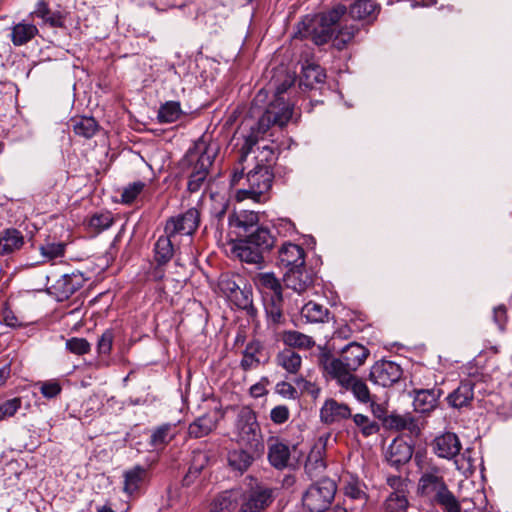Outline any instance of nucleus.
Wrapping results in <instances>:
<instances>
[{"label":"nucleus","instance_id":"16","mask_svg":"<svg viewBox=\"0 0 512 512\" xmlns=\"http://www.w3.org/2000/svg\"><path fill=\"white\" fill-rule=\"evenodd\" d=\"M228 222L240 239L254 231L256 227H259V215L254 211L239 210L229 215Z\"/></svg>","mask_w":512,"mask_h":512},{"label":"nucleus","instance_id":"52","mask_svg":"<svg viewBox=\"0 0 512 512\" xmlns=\"http://www.w3.org/2000/svg\"><path fill=\"white\" fill-rule=\"evenodd\" d=\"M275 149L270 145H264L261 147V150L255 155L253 158L249 159L250 162H255L254 164H269L270 169H272V164L275 161Z\"/></svg>","mask_w":512,"mask_h":512},{"label":"nucleus","instance_id":"51","mask_svg":"<svg viewBox=\"0 0 512 512\" xmlns=\"http://www.w3.org/2000/svg\"><path fill=\"white\" fill-rule=\"evenodd\" d=\"M66 349L75 355H84L90 351V343L85 338L72 337L66 341Z\"/></svg>","mask_w":512,"mask_h":512},{"label":"nucleus","instance_id":"6","mask_svg":"<svg viewBox=\"0 0 512 512\" xmlns=\"http://www.w3.org/2000/svg\"><path fill=\"white\" fill-rule=\"evenodd\" d=\"M275 237L265 227H256L245 237L232 242L231 253L234 257L248 264H261L264 254L275 245Z\"/></svg>","mask_w":512,"mask_h":512},{"label":"nucleus","instance_id":"43","mask_svg":"<svg viewBox=\"0 0 512 512\" xmlns=\"http://www.w3.org/2000/svg\"><path fill=\"white\" fill-rule=\"evenodd\" d=\"M72 122L75 134L87 139L93 137L98 130V123L92 117H80Z\"/></svg>","mask_w":512,"mask_h":512},{"label":"nucleus","instance_id":"55","mask_svg":"<svg viewBox=\"0 0 512 512\" xmlns=\"http://www.w3.org/2000/svg\"><path fill=\"white\" fill-rule=\"evenodd\" d=\"M240 309L246 308L252 301V292L246 288H239L229 299Z\"/></svg>","mask_w":512,"mask_h":512},{"label":"nucleus","instance_id":"34","mask_svg":"<svg viewBox=\"0 0 512 512\" xmlns=\"http://www.w3.org/2000/svg\"><path fill=\"white\" fill-rule=\"evenodd\" d=\"M256 284L263 293V298L282 295V285L273 273H259Z\"/></svg>","mask_w":512,"mask_h":512},{"label":"nucleus","instance_id":"27","mask_svg":"<svg viewBox=\"0 0 512 512\" xmlns=\"http://www.w3.org/2000/svg\"><path fill=\"white\" fill-rule=\"evenodd\" d=\"M124 487L123 490L128 495L138 493L144 485L148 477V470L141 466L136 465L124 472Z\"/></svg>","mask_w":512,"mask_h":512},{"label":"nucleus","instance_id":"21","mask_svg":"<svg viewBox=\"0 0 512 512\" xmlns=\"http://www.w3.org/2000/svg\"><path fill=\"white\" fill-rule=\"evenodd\" d=\"M177 425L164 423L151 430L149 445L153 451L163 450L177 435Z\"/></svg>","mask_w":512,"mask_h":512},{"label":"nucleus","instance_id":"11","mask_svg":"<svg viewBox=\"0 0 512 512\" xmlns=\"http://www.w3.org/2000/svg\"><path fill=\"white\" fill-rule=\"evenodd\" d=\"M200 223V212L196 208H190L182 214L170 217L165 224L164 232L175 237L176 235H192Z\"/></svg>","mask_w":512,"mask_h":512},{"label":"nucleus","instance_id":"58","mask_svg":"<svg viewBox=\"0 0 512 512\" xmlns=\"http://www.w3.org/2000/svg\"><path fill=\"white\" fill-rule=\"evenodd\" d=\"M2 321L3 323L11 328H20L23 326V323L18 319L13 310L5 304L2 308Z\"/></svg>","mask_w":512,"mask_h":512},{"label":"nucleus","instance_id":"28","mask_svg":"<svg viewBox=\"0 0 512 512\" xmlns=\"http://www.w3.org/2000/svg\"><path fill=\"white\" fill-rule=\"evenodd\" d=\"M241 490H226L218 494L212 504L211 512H233L240 507Z\"/></svg>","mask_w":512,"mask_h":512},{"label":"nucleus","instance_id":"18","mask_svg":"<svg viewBox=\"0 0 512 512\" xmlns=\"http://www.w3.org/2000/svg\"><path fill=\"white\" fill-rule=\"evenodd\" d=\"M461 442L458 436L452 432H446L435 438L433 449L436 455L444 459H452L461 450Z\"/></svg>","mask_w":512,"mask_h":512},{"label":"nucleus","instance_id":"17","mask_svg":"<svg viewBox=\"0 0 512 512\" xmlns=\"http://www.w3.org/2000/svg\"><path fill=\"white\" fill-rule=\"evenodd\" d=\"M283 282L286 288L301 294L312 285L313 277L303 265L287 270L283 276Z\"/></svg>","mask_w":512,"mask_h":512},{"label":"nucleus","instance_id":"29","mask_svg":"<svg viewBox=\"0 0 512 512\" xmlns=\"http://www.w3.org/2000/svg\"><path fill=\"white\" fill-rule=\"evenodd\" d=\"M290 454L289 446L281 441L275 440L269 445L268 460L270 464L278 470H282L288 466Z\"/></svg>","mask_w":512,"mask_h":512},{"label":"nucleus","instance_id":"57","mask_svg":"<svg viewBox=\"0 0 512 512\" xmlns=\"http://www.w3.org/2000/svg\"><path fill=\"white\" fill-rule=\"evenodd\" d=\"M62 390V387L59 382L52 380V381H45L41 384L40 392L41 394L48 399L54 398L57 395L60 394Z\"/></svg>","mask_w":512,"mask_h":512},{"label":"nucleus","instance_id":"50","mask_svg":"<svg viewBox=\"0 0 512 512\" xmlns=\"http://www.w3.org/2000/svg\"><path fill=\"white\" fill-rule=\"evenodd\" d=\"M66 245L62 242H52L42 245L40 253L48 260H53L58 257L64 256Z\"/></svg>","mask_w":512,"mask_h":512},{"label":"nucleus","instance_id":"38","mask_svg":"<svg viewBox=\"0 0 512 512\" xmlns=\"http://www.w3.org/2000/svg\"><path fill=\"white\" fill-rule=\"evenodd\" d=\"M139 196H141L142 199L151 196V193L148 192V183L145 181H135L125 186L121 193V202L130 205L134 203Z\"/></svg>","mask_w":512,"mask_h":512},{"label":"nucleus","instance_id":"63","mask_svg":"<svg viewBox=\"0 0 512 512\" xmlns=\"http://www.w3.org/2000/svg\"><path fill=\"white\" fill-rule=\"evenodd\" d=\"M44 23L51 27L62 28L65 24V18L61 12L55 11L51 12Z\"/></svg>","mask_w":512,"mask_h":512},{"label":"nucleus","instance_id":"64","mask_svg":"<svg viewBox=\"0 0 512 512\" xmlns=\"http://www.w3.org/2000/svg\"><path fill=\"white\" fill-rule=\"evenodd\" d=\"M352 333V329L347 324H343L334 331L332 340L336 341L337 339H348L351 337Z\"/></svg>","mask_w":512,"mask_h":512},{"label":"nucleus","instance_id":"10","mask_svg":"<svg viewBox=\"0 0 512 512\" xmlns=\"http://www.w3.org/2000/svg\"><path fill=\"white\" fill-rule=\"evenodd\" d=\"M237 442L252 449L263 450L260 428L255 413L249 408L240 410L236 420Z\"/></svg>","mask_w":512,"mask_h":512},{"label":"nucleus","instance_id":"23","mask_svg":"<svg viewBox=\"0 0 512 512\" xmlns=\"http://www.w3.org/2000/svg\"><path fill=\"white\" fill-rule=\"evenodd\" d=\"M260 451L261 450L252 449L249 446L231 450L227 457L228 464L232 470L242 474L252 465L255 460V455Z\"/></svg>","mask_w":512,"mask_h":512},{"label":"nucleus","instance_id":"15","mask_svg":"<svg viewBox=\"0 0 512 512\" xmlns=\"http://www.w3.org/2000/svg\"><path fill=\"white\" fill-rule=\"evenodd\" d=\"M276 265L290 270L305 265V251L297 244L285 242L278 250Z\"/></svg>","mask_w":512,"mask_h":512},{"label":"nucleus","instance_id":"22","mask_svg":"<svg viewBox=\"0 0 512 512\" xmlns=\"http://www.w3.org/2000/svg\"><path fill=\"white\" fill-rule=\"evenodd\" d=\"M412 456L413 446L401 439L393 440L387 451L388 463L397 469L409 462Z\"/></svg>","mask_w":512,"mask_h":512},{"label":"nucleus","instance_id":"12","mask_svg":"<svg viewBox=\"0 0 512 512\" xmlns=\"http://www.w3.org/2000/svg\"><path fill=\"white\" fill-rule=\"evenodd\" d=\"M328 437L329 435L320 436L307 456L304 472L310 480L321 477L327 468L325 455Z\"/></svg>","mask_w":512,"mask_h":512},{"label":"nucleus","instance_id":"54","mask_svg":"<svg viewBox=\"0 0 512 512\" xmlns=\"http://www.w3.org/2000/svg\"><path fill=\"white\" fill-rule=\"evenodd\" d=\"M114 333L111 329H107L100 336L97 343V351L100 355H109L112 349Z\"/></svg>","mask_w":512,"mask_h":512},{"label":"nucleus","instance_id":"39","mask_svg":"<svg viewBox=\"0 0 512 512\" xmlns=\"http://www.w3.org/2000/svg\"><path fill=\"white\" fill-rule=\"evenodd\" d=\"M173 236H160L155 243V261L159 266L167 264L174 255V246L172 243Z\"/></svg>","mask_w":512,"mask_h":512},{"label":"nucleus","instance_id":"35","mask_svg":"<svg viewBox=\"0 0 512 512\" xmlns=\"http://www.w3.org/2000/svg\"><path fill=\"white\" fill-rule=\"evenodd\" d=\"M38 34V28L33 23L19 22L12 27L11 41L15 46L28 43Z\"/></svg>","mask_w":512,"mask_h":512},{"label":"nucleus","instance_id":"26","mask_svg":"<svg viewBox=\"0 0 512 512\" xmlns=\"http://www.w3.org/2000/svg\"><path fill=\"white\" fill-rule=\"evenodd\" d=\"M441 393V389L436 388L416 390L413 401L415 411L419 413H429L433 411L437 406Z\"/></svg>","mask_w":512,"mask_h":512},{"label":"nucleus","instance_id":"36","mask_svg":"<svg viewBox=\"0 0 512 512\" xmlns=\"http://www.w3.org/2000/svg\"><path fill=\"white\" fill-rule=\"evenodd\" d=\"M263 351V345L259 340L250 341L244 351L240 366L244 371L256 368L260 364L259 355Z\"/></svg>","mask_w":512,"mask_h":512},{"label":"nucleus","instance_id":"24","mask_svg":"<svg viewBox=\"0 0 512 512\" xmlns=\"http://www.w3.org/2000/svg\"><path fill=\"white\" fill-rule=\"evenodd\" d=\"M218 425V415L215 411L197 417L188 427L190 437L198 439L209 435Z\"/></svg>","mask_w":512,"mask_h":512},{"label":"nucleus","instance_id":"32","mask_svg":"<svg viewBox=\"0 0 512 512\" xmlns=\"http://www.w3.org/2000/svg\"><path fill=\"white\" fill-rule=\"evenodd\" d=\"M276 364L290 374H296L302 365V357L291 348H285L278 352L275 358Z\"/></svg>","mask_w":512,"mask_h":512},{"label":"nucleus","instance_id":"3","mask_svg":"<svg viewBox=\"0 0 512 512\" xmlns=\"http://www.w3.org/2000/svg\"><path fill=\"white\" fill-rule=\"evenodd\" d=\"M255 146L256 144L247 152L246 159L242 160L244 143L242 144L238 162L232 171L230 184L231 186L242 185L237 192L239 200L252 199L256 202H265L272 187L274 174L269 164H253V167L250 168L252 163H249V155L255 153Z\"/></svg>","mask_w":512,"mask_h":512},{"label":"nucleus","instance_id":"48","mask_svg":"<svg viewBox=\"0 0 512 512\" xmlns=\"http://www.w3.org/2000/svg\"><path fill=\"white\" fill-rule=\"evenodd\" d=\"M237 280H241L239 275L222 274L218 281L220 291L230 299L231 296L240 288Z\"/></svg>","mask_w":512,"mask_h":512},{"label":"nucleus","instance_id":"46","mask_svg":"<svg viewBox=\"0 0 512 512\" xmlns=\"http://www.w3.org/2000/svg\"><path fill=\"white\" fill-rule=\"evenodd\" d=\"M209 462V456L204 451H194L188 473L184 481L189 482L191 478L197 477Z\"/></svg>","mask_w":512,"mask_h":512},{"label":"nucleus","instance_id":"13","mask_svg":"<svg viewBox=\"0 0 512 512\" xmlns=\"http://www.w3.org/2000/svg\"><path fill=\"white\" fill-rule=\"evenodd\" d=\"M402 377V368L392 361H377L370 369V380L380 386L389 387Z\"/></svg>","mask_w":512,"mask_h":512},{"label":"nucleus","instance_id":"9","mask_svg":"<svg viewBox=\"0 0 512 512\" xmlns=\"http://www.w3.org/2000/svg\"><path fill=\"white\" fill-rule=\"evenodd\" d=\"M277 489L263 482L250 485L241 491L238 512H265L275 501Z\"/></svg>","mask_w":512,"mask_h":512},{"label":"nucleus","instance_id":"4","mask_svg":"<svg viewBox=\"0 0 512 512\" xmlns=\"http://www.w3.org/2000/svg\"><path fill=\"white\" fill-rule=\"evenodd\" d=\"M414 460L421 474L418 480V494L431 504L442 507L446 512H458L460 503L449 490L443 469L432 461L422 459L419 453L415 455Z\"/></svg>","mask_w":512,"mask_h":512},{"label":"nucleus","instance_id":"2","mask_svg":"<svg viewBox=\"0 0 512 512\" xmlns=\"http://www.w3.org/2000/svg\"><path fill=\"white\" fill-rule=\"evenodd\" d=\"M347 7L338 4L319 15L316 25L305 26L304 31H299L302 37L309 38L316 45H324L332 41L337 50H343L352 42L359 27L355 24H347L345 21Z\"/></svg>","mask_w":512,"mask_h":512},{"label":"nucleus","instance_id":"45","mask_svg":"<svg viewBox=\"0 0 512 512\" xmlns=\"http://www.w3.org/2000/svg\"><path fill=\"white\" fill-rule=\"evenodd\" d=\"M113 223L114 219L110 212L95 213L89 218L87 226L94 234H99L110 228Z\"/></svg>","mask_w":512,"mask_h":512},{"label":"nucleus","instance_id":"5","mask_svg":"<svg viewBox=\"0 0 512 512\" xmlns=\"http://www.w3.org/2000/svg\"><path fill=\"white\" fill-rule=\"evenodd\" d=\"M219 144L216 141H207L205 137L195 142L193 148L186 153L185 158L193 163V170L189 175L187 189L191 193L198 192L205 183L209 174V168L213 164L219 152Z\"/></svg>","mask_w":512,"mask_h":512},{"label":"nucleus","instance_id":"42","mask_svg":"<svg viewBox=\"0 0 512 512\" xmlns=\"http://www.w3.org/2000/svg\"><path fill=\"white\" fill-rule=\"evenodd\" d=\"M282 304L283 295L264 298L265 312L269 322L281 324L284 321Z\"/></svg>","mask_w":512,"mask_h":512},{"label":"nucleus","instance_id":"25","mask_svg":"<svg viewBox=\"0 0 512 512\" xmlns=\"http://www.w3.org/2000/svg\"><path fill=\"white\" fill-rule=\"evenodd\" d=\"M474 386L471 379L461 381L460 385L448 395L449 405L457 409L468 406L474 398Z\"/></svg>","mask_w":512,"mask_h":512},{"label":"nucleus","instance_id":"44","mask_svg":"<svg viewBox=\"0 0 512 512\" xmlns=\"http://www.w3.org/2000/svg\"><path fill=\"white\" fill-rule=\"evenodd\" d=\"M182 113L179 102L168 101L159 108L157 118L160 123H172L178 120Z\"/></svg>","mask_w":512,"mask_h":512},{"label":"nucleus","instance_id":"60","mask_svg":"<svg viewBox=\"0 0 512 512\" xmlns=\"http://www.w3.org/2000/svg\"><path fill=\"white\" fill-rule=\"evenodd\" d=\"M275 228L280 235L292 236L296 232L295 224L287 218H280L275 223Z\"/></svg>","mask_w":512,"mask_h":512},{"label":"nucleus","instance_id":"19","mask_svg":"<svg viewBox=\"0 0 512 512\" xmlns=\"http://www.w3.org/2000/svg\"><path fill=\"white\" fill-rule=\"evenodd\" d=\"M352 416L351 409L347 404L339 403L334 399L325 401L320 410L321 421L325 424H333Z\"/></svg>","mask_w":512,"mask_h":512},{"label":"nucleus","instance_id":"14","mask_svg":"<svg viewBox=\"0 0 512 512\" xmlns=\"http://www.w3.org/2000/svg\"><path fill=\"white\" fill-rule=\"evenodd\" d=\"M380 9L376 0H355L347 8L346 16L363 24H372L377 19Z\"/></svg>","mask_w":512,"mask_h":512},{"label":"nucleus","instance_id":"61","mask_svg":"<svg viewBox=\"0 0 512 512\" xmlns=\"http://www.w3.org/2000/svg\"><path fill=\"white\" fill-rule=\"evenodd\" d=\"M289 409L285 405H279L271 410L270 418L275 424H283L289 419Z\"/></svg>","mask_w":512,"mask_h":512},{"label":"nucleus","instance_id":"41","mask_svg":"<svg viewBox=\"0 0 512 512\" xmlns=\"http://www.w3.org/2000/svg\"><path fill=\"white\" fill-rule=\"evenodd\" d=\"M329 310L321 304L310 301L301 309V316L310 323H321L328 319Z\"/></svg>","mask_w":512,"mask_h":512},{"label":"nucleus","instance_id":"30","mask_svg":"<svg viewBox=\"0 0 512 512\" xmlns=\"http://www.w3.org/2000/svg\"><path fill=\"white\" fill-rule=\"evenodd\" d=\"M84 282L85 279L81 273L73 272L63 275L56 282L55 287L63 298L68 299L83 286Z\"/></svg>","mask_w":512,"mask_h":512},{"label":"nucleus","instance_id":"1","mask_svg":"<svg viewBox=\"0 0 512 512\" xmlns=\"http://www.w3.org/2000/svg\"><path fill=\"white\" fill-rule=\"evenodd\" d=\"M295 81L294 75L281 70L277 77H273L272 85L275 89L276 99L270 103L259 119L249 126V133L244 136L242 160L246 159L247 152L257 144L272 126L284 127L292 117L293 108L286 104L281 97Z\"/></svg>","mask_w":512,"mask_h":512},{"label":"nucleus","instance_id":"59","mask_svg":"<svg viewBox=\"0 0 512 512\" xmlns=\"http://www.w3.org/2000/svg\"><path fill=\"white\" fill-rule=\"evenodd\" d=\"M493 321L501 332L505 331L508 322L507 308L505 305H499L493 309Z\"/></svg>","mask_w":512,"mask_h":512},{"label":"nucleus","instance_id":"49","mask_svg":"<svg viewBox=\"0 0 512 512\" xmlns=\"http://www.w3.org/2000/svg\"><path fill=\"white\" fill-rule=\"evenodd\" d=\"M407 494H390L385 501L386 512H407Z\"/></svg>","mask_w":512,"mask_h":512},{"label":"nucleus","instance_id":"62","mask_svg":"<svg viewBox=\"0 0 512 512\" xmlns=\"http://www.w3.org/2000/svg\"><path fill=\"white\" fill-rule=\"evenodd\" d=\"M51 12L52 11L50 10L48 3L45 0H39L36 4L35 10L32 12V16L40 18L45 22Z\"/></svg>","mask_w":512,"mask_h":512},{"label":"nucleus","instance_id":"31","mask_svg":"<svg viewBox=\"0 0 512 512\" xmlns=\"http://www.w3.org/2000/svg\"><path fill=\"white\" fill-rule=\"evenodd\" d=\"M386 424L390 429L407 431L411 436L420 434L417 421L410 415L392 414L386 419Z\"/></svg>","mask_w":512,"mask_h":512},{"label":"nucleus","instance_id":"37","mask_svg":"<svg viewBox=\"0 0 512 512\" xmlns=\"http://www.w3.org/2000/svg\"><path fill=\"white\" fill-rule=\"evenodd\" d=\"M326 74L320 65L315 63H307L302 68L300 77V85L306 88H313L315 84L323 83Z\"/></svg>","mask_w":512,"mask_h":512},{"label":"nucleus","instance_id":"20","mask_svg":"<svg viewBox=\"0 0 512 512\" xmlns=\"http://www.w3.org/2000/svg\"><path fill=\"white\" fill-rule=\"evenodd\" d=\"M335 379L344 389L350 390L358 401L368 403L371 400L368 386L357 376L351 373H344Z\"/></svg>","mask_w":512,"mask_h":512},{"label":"nucleus","instance_id":"53","mask_svg":"<svg viewBox=\"0 0 512 512\" xmlns=\"http://www.w3.org/2000/svg\"><path fill=\"white\" fill-rule=\"evenodd\" d=\"M21 407V399L13 398L0 404V421L15 415Z\"/></svg>","mask_w":512,"mask_h":512},{"label":"nucleus","instance_id":"40","mask_svg":"<svg viewBox=\"0 0 512 512\" xmlns=\"http://www.w3.org/2000/svg\"><path fill=\"white\" fill-rule=\"evenodd\" d=\"M282 341L291 349H310L315 344L312 337L294 330L284 331L282 333Z\"/></svg>","mask_w":512,"mask_h":512},{"label":"nucleus","instance_id":"56","mask_svg":"<svg viewBox=\"0 0 512 512\" xmlns=\"http://www.w3.org/2000/svg\"><path fill=\"white\" fill-rule=\"evenodd\" d=\"M387 484L393 489L390 494H408L407 480L400 476H389L387 478Z\"/></svg>","mask_w":512,"mask_h":512},{"label":"nucleus","instance_id":"7","mask_svg":"<svg viewBox=\"0 0 512 512\" xmlns=\"http://www.w3.org/2000/svg\"><path fill=\"white\" fill-rule=\"evenodd\" d=\"M369 355L370 351L364 345L351 342L341 348L338 358L325 363V370L332 378H337L344 373L353 374L365 363Z\"/></svg>","mask_w":512,"mask_h":512},{"label":"nucleus","instance_id":"8","mask_svg":"<svg viewBox=\"0 0 512 512\" xmlns=\"http://www.w3.org/2000/svg\"><path fill=\"white\" fill-rule=\"evenodd\" d=\"M337 491L334 480L324 477L312 483L302 495L303 507L309 512H324L332 504Z\"/></svg>","mask_w":512,"mask_h":512},{"label":"nucleus","instance_id":"33","mask_svg":"<svg viewBox=\"0 0 512 512\" xmlns=\"http://www.w3.org/2000/svg\"><path fill=\"white\" fill-rule=\"evenodd\" d=\"M24 244L22 233L17 229H6L0 236V255L19 250Z\"/></svg>","mask_w":512,"mask_h":512},{"label":"nucleus","instance_id":"47","mask_svg":"<svg viewBox=\"0 0 512 512\" xmlns=\"http://www.w3.org/2000/svg\"><path fill=\"white\" fill-rule=\"evenodd\" d=\"M351 417L354 424L359 428L364 437H369L378 433L380 429L379 424L376 421L370 419L368 416L363 414H355Z\"/></svg>","mask_w":512,"mask_h":512}]
</instances>
